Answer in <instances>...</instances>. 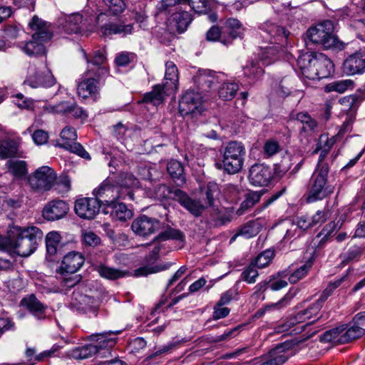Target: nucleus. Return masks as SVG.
<instances>
[{
  "label": "nucleus",
  "instance_id": "nucleus-30",
  "mask_svg": "<svg viewBox=\"0 0 365 365\" xmlns=\"http://www.w3.org/2000/svg\"><path fill=\"white\" fill-rule=\"evenodd\" d=\"M21 304L38 319L46 317V307L36 297L34 294H30L22 299Z\"/></svg>",
  "mask_w": 365,
  "mask_h": 365
},
{
  "label": "nucleus",
  "instance_id": "nucleus-63",
  "mask_svg": "<svg viewBox=\"0 0 365 365\" xmlns=\"http://www.w3.org/2000/svg\"><path fill=\"white\" fill-rule=\"evenodd\" d=\"M362 253V248L359 246H352L344 254L343 261L351 262L358 259Z\"/></svg>",
  "mask_w": 365,
  "mask_h": 365
},
{
  "label": "nucleus",
  "instance_id": "nucleus-6",
  "mask_svg": "<svg viewBox=\"0 0 365 365\" xmlns=\"http://www.w3.org/2000/svg\"><path fill=\"white\" fill-rule=\"evenodd\" d=\"M333 32V24L327 20L309 28L307 32V36L313 43L329 49L336 47L337 43V38Z\"/></svg>",
  "mask_w": 365,
  "mask_h": 365
},
{
  "label": "nucleus",
  "instance_id": "nucleus-51",
  "mask_svg": "<svg viewBox=\"0 0 365 365\" xmlns=\"http://www.w3.org/2000/svg\"><path fill=\"white\" fill-rule=\"evenodd\" d=\"M274 252L272 250H266L265 251L259 253L252 262L255 264L257 268L262 269L267 266L272 258L274 257Z\"/></svg>",
  "mask_w": 365,
  "mask_h": 365
},
{
  "label": "nucleus",
  "instance_id": "nucleus-42",
  "mask_svg": "<svg viewBox=\"0 0 365 365\" xmlns=\"http://www.w3.org/2000/svg\"><path fill=\"white\" fill-rule=\"evenodd\" d=\"M9 172L16 178H22L28 173L27 163L21 160H9L6 163Z\"/></svg>",
  "mask_w": 365,
  "mask_h": 365
},
{
  "label": "nucleus",
  "instance_id": "nucleus-57",
  "mask_svg": "<svg viewBox=\"0 0 365 365\" xmlns=\"http://www.w3.org/2000/svg\"><path fill=\"white\" fill-rule=\"evenodd\" d=\"M178 188H171L165 185L161 184L155 190L156 197L159 199L171 198L175 200V192Z\"/></svg>",
  "mask_w": 365,
  "mask_h": 365
},
{
  "label": "nucleus",
  "instance_id": "nucleus-55",
  "mask_svg": "<svg viewBox=\"0 0 365 365\" xmlns=\"http://www.w3.org/2000/svg\"><path fill=\"white\" fill-rule=\"evenodd\" d=\"M184 238V235L180 230L173 228H168V230L161 232L157 237V240L159 241H163L170 239L183 241Z\"/></svg>",
  "mask_w": 365,
  "mask_h": 365
},
{
  "label": "nucleus",
  "instance_id": "nucleus-16",
  "mask_svg": "<svg viewBox=\"0 0 365 365\" xmlns=\"http://www.w3.org/2000/svg\"><path fill=\"white\" fill-rule=\"evenodd\" d=\"M160 225L157 219L143 215L133 221L131 229L137 235L145 237L159 230Z\"/></svg>",
  "mask_w": 365,
  "mask_h": 365
},
{
  "label": "nucleus",
  "instance_id": "nucleus-23",
  "mask_svg": "<svg viewBox=\"0 0 365 365\" xmlns=\"http://www.w3.org/2000/svg\"><path fill=\"white\" fill-rule=\"evenodd\" d=\"M69 211L68 205L63 200H52L46 205L42 215L48 221H55L64 217Z\"/></svg>",
  "mask_w": 365,
  "mask_h": 365
},
{
  "label": "nucleus",
  "instance_id": "nucleus-61",
  "mask_svg": "<svg viewBox=\"0 0 365 365\" xmlns=\"http://www.w3.org/2000/svg\"><path fill=\"white\" fill-rule=\"evenodd\" d=\"M280 150V146L277 141L268 140L263 146L264 154L267 158L272 157Z\"/></svg>",
  "mask_w": 365,
  "mask_h": 365
},
{
  "label": "nucleus",
  "instance_id": "nucleus-56",
  "mask_svg": "<svg viewBox=\"0 0 365 365\" xmlns=\"http://www.w3.org/2000/svg\"><path fill=\"white\" fill-rule=\"evenodd\" d=\"M74 299L78 302L76 303H73V304L77 306L78 309L83 312L90 310L94 307L95 299L88 295H80L79 299H78L76 295H74Z\"/></svg>",
  "mask_w": 365,
  "mask_h": 365
},
{
  "label": "nucleus",
  "instance_id": "nucleus-24",
  "mask_svg": "<svg viewBox=\"0 0 365 365\" xmlns=\"http://www.w3.org/2000/svg\"><path fill=\"white\" fill-rule=\"evenodd\" d=\"M175 196V200L195 217L200 216L205 209L200 200L190 197L181 190H177Z\"/></svg>",
  "mask_w": 365,
  "mask_h": 365
},
{
  "label": "nucleus",
  "instance_id": "nucleus-26",
  "mask_svg": "<svg viewBox=\"0 0 365 365\" xmlns=\"http://www.w3.org/2000/svg\"><path fill=\"white\" fill-rule=\"evenodd\" d=\"M85 257L79 252L72 251L67 253L63 258L61 269L63 272L73 274L83 265Z\"/></svg>",
  "mask_w": 365,
  "mask_h": 365
},
{
  "label": "nucleus",
  "instance_id": "nucleus-3",
  "mask_svg": "<svg viewBox=\"0 0 365 365\" xmlns=\"http://www.w3.org/2000/svg\"><path fill=\"white\" fill-rule=\"evenodd\" d=\"M29 29L31 34V39L25 43H21L20 48L28 56H38L44 54L46 52V44L50 41L53 37L52 25L34 16L28 24Z\"/></svg>",
  "mask_w": 365,
  "mask_h": 365
},
{
  "label": "nucleus",
  "instance_id": "nucleus-39",
  "mask_svg": "<svg viewBox=\"0 0 365 365\" xmlns=\"http://www.w3.org/2000/svg\"><path fill=\"white\" fill-rule=\"evenodd\" d=\"M96 270L102 277L110 280L123 278L129 275V272L128 271L115 269L102 264L97 266Z\"/></svg>",
  "mask_w": 365,
  "mask_h": 365
},
{
  "label": "nucleus",
  "instance_id": "nucleus-59",
  "mask_svg": "<svg viewBox=\"0 0 365 365\" xmlns=\"http://www.w3.org/2000/svg\"><path fill=\"white\" fill-rule=\"evenodd\" d=\"M136 58V55L130 52H121L117 54L115 62L118 66H126Z\"/></svg>",
  "mask_w": 365,
  "mask_h": 365
},
{
  "label": "nucleus",
  "instance_id": "nucleus-12",
  "mask_svg": "<svg viewBox=\"0 0 365 365\" xmlns=\"http://www.w3.org/2000/svg\"><path fill=\"white\" fill-rule=\"evenodd\" d=\"M273 173L271 168L264 163H255L249 170L248 179L256 187L267 186L272 181Z\"/></svg>",
  "mask_w": 365,
  "mask_h": 365
},
{
  "label": "nucleus",
  "instance_id": "nucleus-9",
  "mask_svg": "<svg viewBox=\"0 0 365 365\" xmlns=\"http://www.w3.org/2000/svg\"><path fill=\"white\" fill-rule=\"evenodd\" d=\"M202 96L199 91H187L179 101V111L182 115L201 114Z\"/></svg>",
  "mask_w": 365,
  "mask_h": 365
},
{
  "label": "nucleus",
  "instance_id": "nucleus-52",
  "mask_svg": "<svg viewBox=\"0 0 365 365\" xmlns=\"http://www.w3.org/2000/svg\"><path fill=\"white\" fill-rule=\"evenodd\" d=\"M109 13L117 15L123 12L125 8L124 0H103Z\"/></svg>",
  "mask_w": 365,
  "mask_h": 365
},
{
  "label": "nucleus",
  "instance_id": "nucleus-28",
  "mask_svg": "<svg viewBox=\"0 0 365 365\" xmlns=\"http://www.w3.org/2000/svg\"><path fill=\"white\" fill-rule=\"evenodd\" d=\"M319 312V307L314 304L299 310L294 316L298 324L305 323V324L301 326V330H304L305 327L312 324L319 319V317H318Z\"/></svg>",
  "mask_w": 365,
  "mask_h": 365
},
{
  "label": "nucleus",
  "instance_id": "nucleus-5",
  "mask_svg": "<svg viewBox=\"0 0 365 365\" xmlns=\"http://www.w3.org/2000/svg\"><path fill=\"white\" fill-rule=\"evenodd\" d=\"M329 172L328 165H319V168H315L309 180L307 202L312 203L322 200L334 193V186L327 182Z\"/></svg>",
  "mask_w": 365,
  "mask_h": 365
},
{
  "label": "nucleus",
  "instance_id": "nucleus-22",
  "mask_svg": "<svg viewBox=\"0 0 365 365\" xmlns=\"http://www.w3.org/2000/svg\"><path fill=\"white\" fill-rule=\"evenodd\" d=\"M24 83L28 85L32 88H37L39 87L48 88L54 86L56 83V80L53 74L48 71L44 76L40 75L34 66H30L29 68V73Z\"/></svg>",
  "mask_w": 365,
  "mask_h": 365
},
{
  "label": "nucleus",
  "instance_id": "nucleus-25",
  "mask_svg": "<svg viewBox=\"0 0 365 365\" xmlns=\"http://www.w3.org/2000/svg\"><path fill=\"white\" fill-rule=\"evenodd\" d=\"M88 63L91 65L88 69L89 73H93V75L100 78H106L109 75V70L106 63V58L103 52L96 51L93 52L92 58L87 59Z\"/></svg>",
  "mask_w": 365,
  "mask_h": 365
},
{
  "label": "nucleus",
  "instance_id": "nucleus-38",
  "mask_svg": "<svg viewBox=\"0 0 365 365\" xmlns=\"http://www.w3.org/2000/svg\"><path fill=\"white\" fill-rule=\"evenodd\" d=\"M245 28L240 21L236 19H228L224 27V33L227 34L231 38L233 39L240 38H242L244 35Z\"/></svg>",
  "mask_w": 365,
  "mask_h": 365
},
{
  "label": "nucleus",
  "instance_id": "nucleus-53",
  "mask_svg": "<svg viewBox=\"0 0 365 365\" xmlns=\"http://www.w3.org/2000/svg\"><path fill=\"white\" fill-rule=\"evenodd\" d=\"M258 232V227L254 222H248L238 230V235L246 239L256 236Z\"/></svg>",
  "mask_w": 365,
  "mask_h": 365
},
{
  "label": "nucleus",
  "instance_id": "nucleus-58",
  "mask_svg": "<svg viewBox=\"0 0 365 365\" xmlns=\"http://www.w3.org/2000/svg\"><path fill=\"white\" fill-rule=\"evenodd\" d=\"M207 39L208 41H217L220 40L222 43L227 46L232 43L230 39H225L221 36V31L217 26L211 27L207 32Z\"/></svg>",
  "mask_w": 365,
  "mask_h": 365
},
{
  "label": "nucleus",
  "instance_id": "nucleus-15",
  "mask_svg": "<svg viewBox=\"0 0 365 365\" xmlns=\"http://www.w3.org/2000/svg\"><path fill=\"white\" fill-rule=\"evenodd\" d=\"M91 19L84 17L80 13H73L64 15L59 19V24L68 34H77L83 28H87V24H91Z\"/></svg>",
  "mask_w": 365,
  "mask_h": 365
},
{
  "label": "nucleus",
  "instance_id": "nucleus-64",
  "mask_svg": "<svg viewBox=\"0 0 365 365\" xmlns=\"http://www.w3.org/2000/svg\"><path fill=\"white\" fill-rule=\"evenodd\" d=\"M328 212L325 210H318L312 216H309L310 223L312 227L322 225L327 220Z\"/></svg>",
  "mask_w": 365,
  "mask_h": 365
},
{
  "label": "nucleus",
  "instance_id": "nucleus-21",
  "mask_svg": "<svg viewBox=\"0 0 365 365\" xmlns=\"http://www.w3.org/2000/svg\"><path fill=\"white\" fill-rule=\"evenodd\" d=\"M343 70L349 76L364 73L365 49H360L349 55L344 61Z\"/></svg>",
  "mask_w": 365,
  "mask_h": 365
},
{
  "label": "nucleus",
  "instance_id": "nucleus-8",
  "mask_svg": "<svg viewBox=\"0 0 365 365\" xmlns=\"http://www.w3.org/2000/svg\"><path fill=\"white\" fill-rule=\"evenodd\" d=\"M93 195L99 202L101 206L108 207L118 200L120 194L118 191V185L114 184L113 180L107 178L93 190Z\"/></svg>",
  "mask_w": 365,
  "mask_h": 365
},
{
  "label": "nucleus",
  "instance_id": "nucleus-35",
  "mask_svg": "<svg viewBox=\"0 0 365 365\" xmlns=\"http://www.w3.org/2000/svg\"><path fill=\"white\" fill-rule=\"evenodd\" d=\"M172 91L167 90L163 84H158L153 86L150 92L146 93L143 98L145 103H150L154 106H158L164 101V94L169 93Z\"/></svg>",
  "mask_w": 365,
  "mask_h": 365
},
{
  "label": "nucleus",
  "instance_id": "nucleus-36",
  "mask_svg": "<svg viewBox=\"0 0 365 365\" xmlns=\"http://www.w3.org/2000/svg\"><path fill=\"white\" fill-rule=\"evenodd\" d=\"M264 73V70L257 61L251 60L243 66V74L248 80V83L252 84L258 81Z\"/></svg>",
  "mask_w": 365,
  "mask_h": 365
},
{
  "label": "nucleus",
  "instance_id": "nucleus-7",
  "mask_svg": "<svg viewBox=\"0 0 365 365\" xmlns=\"http://www.w3.org/2000/svg\"><path fill=\"white\" fill-rule=\"evenodd\" d=\"M57 174L54 170L47 165L37 168L28 177L29 187L38 192L51 190L56 185Z\"/></svg>",
  "mask_w": 365,
  "mask_h": 365
},
{
  "label": "nucleus",
  "instance_id": "nucleus-17",
  "mask_svg": "<svg viewBox=\"0 0 365 365\" xmlns=\"http://www.w3.org/2000/svg\"><path fill=\"white\" fill-rule=\"evenodd\" d=\"M314 71L311 73L312 80H319L330 76L334 72V64L324 53H315Z\"/></svg>",
  "mask_w": 365,
  "mask_h": 365
},
{
  "label": "nucleus",
  "instance_id": "nucleus-54",
  "mask_svg": "<svg viewBox=\"0 0 365 365\" xmlns=\"http://www.w3.org/2000/svg\"><path fill=\"white\" fill-rule=\"evenodd\" d=\"M257 268V266L251 262L250 265L242 272V279L249 284L255 283L259 275Z\"/></svg>",
  "mask_w": 365,
  "mask_h": 365
},
{
  "label": "nucleus",
  "instance_id": "nucleus-34",
  "mask_svg": "<svg viewBox=\"0 0 365 365\" xmlns=\"http://www.w3.org/2000/svg\"><path fill=\"white\" fill-rule=\"evenodd\" d=\"M178 70L172 61L165 63V83H163L167 90L175 91L178 88Z\"/></svg>",
  "mask_w": 365,
  "mask_h": 365
},
{
  "label": "nucleus",
  "instance_id": "nucleus-50",
  "mask_svg": "<svg viewBox=\"0 0 365 365\" xmlns=\"http://www.w3.org/2000/svg\"><path fill=\"white\" fill-rule=\"evenodd\" d=\"M338 138L337 135H334L329 138L327 134H322L319 136V142L313 153H317L320 149H324L325 153H329Z\"/></svg>",
  "mask_w": 365,
  "mask_h": 365
},
{
  "label": "nucleus",
  "instance_id": "nucleus-20",
  "mask_svg": "<svg viewBox=\"0 0 365 365\" xmlns=\"http://www.w3.org/2000/svg\"><path fill=\"white\" fill-rule=\"evenodd\" d=\"M224 74L217 73L210 70H200L194 77V83L203 91H208L212 86L220 83L224 81Z\"/></svg>",
  "mask_w": 365,
  "mask_h": 365
},
{
  "label": "nucleus",
  "instance_id": "nucleus-4",
  "mask_svg": "<svg viewBox=\"0 0 365 365\" xmlns=\"http://www.w3.org/2000/svg\"><path fill=\"white\" fill-rule=\"evenodd\" d=\"M221 160L215 163L217 169L228 174L240 172L244 165L246 149L241 142L230 141L220 150Z\"/></svg>",
  "mask_w": 365,
  "mask_h": 365
},
{
  "label": "nucleus",
  "instance_id": "nucleus-11",
  "mask_svg": "<svg viewBox=\"0 0 365 365\" xmlns=\"http://www.w3.org/2000/svg\"><path fill=\"white\" fill-rule=\"evenodd\" d=\"M121 333V331L103 332L96 334H92L91 341L93 345H96L98 348L96 354L101 357H107L110 354L111 349L115 346L117 338L113 336Z\"/></svg>",
  "mask_w": 365,
  "mask_h": 365
},
{
  "label": "nucleus",
  "instance_id": "nucleus-29",
  "mask_svg": "<svg viewBox=\"0 0 365 365\" xmlns=\"http://www.w3.org/2000/svg\"><path fill=\"white\" fill-rule=\"evenodd\" d=\"M292 348V344L288 341L277 344L269 351L268 358H270L277 365H282L290 356Z\"/></svg>",
  "mask_w": 365,
  "mask_h": 365
},
{
  "label": "nucleus",
  "instance_id": "nucleus-19",
  "mask_svg": "<svg viewBox=\"0 0 365 365\" xmlns=\"http://www.w3.org/2000/svg\"><path fill=\"white\" fill-rule=\"evenodd\" d=\"M87 78L79 82L77 87L78 95L86 98L97 93L100 87L104 83L106 78H100L93 75V73H87Z\"/></svg>",
  "mask_w": 365,
  "mask_h": 365
},
{
  "label": "nucleus",
  "instance_id": "nucleus-45",
  "mask_svg": "<svg viewBox=\"0 0 365 365\" xmlns=\"http://www.w3.org/2000/svg\"><path fill=\"white\" fill-rule=\"evenodd\" d=\"M167 170L171 178L177 181L178 185L185 182L184 168L180 162L176 160H170L168 163Z\"/></svg>",
  "mask_w": 365,
  "mask_h": 365
},
{
  "label": "nucleus",
  "instance_id": "nucleus-10",
  "mask_svg": "<svg viewBox=\"0 0 365 365\" xmlns=\"http://www.w3.org/2000/svg\"><path fill=\"white\" fill-rule=\"evenodd\" d=\"M61 143H58V147L63 148L70 152H72L83 158L90 160L89 153L79 143L76 142L77 139V133L76 130L71 126H66L61 133Z\"/></svg>",
  "mask_w": 365,
  "mask_h": 365
},
{
  "label": "nucleus",
  "instance_id": "nucleus-37",
  "mask_svg": "<svg viewBox=\"0 0 365 365\" xmlns=\"http://www.w3.org/2000/svg\"><path fill=\"white\" fill-rule=\"evenodd\" d=\"M97 352L98 348L91 342L85 346H78L70 350L68 355L73 359L82 360L92 357Z\"/></svg>",
  "mask_w": 365,
  "mask_h": 365
},
{
  "label": "nucleus",
  "instance_id": "nucleus-18",
  "mask_svg": "<svg viewBox=\"0 0 365 365\" xmlns=\"http://www.w3.org/2000/svg\"><path fill=\"white\" fill-rule=\"evenodd\" d=\"M43 108L48 113L71 115L81 120H85L88 117L86 111L75 103L63 101L55 106H45Z\"/></svg>",
  "mask_w": 365,
  "mask_h": 365
},
{
  "label": "nucleus",
  "instance_id": "nucleus-27",
  "mask_svg": "<svg viewBox=\"0 0 365 365\" xmlns=\"http://www.w3.org/2000/svg\"><path fill=\"white\" fill-rule=\"evenodd\" d=\"M21 145V138H5L0 140V158L7 159L15 157H22L19 147Z\"/></svg>",
  "mask_w": 365,
  "mask_h": 365
},
{
  "label": "nucleus",
  "instance_id": "nucleus-44",
  "mask_svg": "<svg viewBox=\"0 0 365 365\" xmlns=\"http://www.w3.org/2000/svg\"><path fill=\"white\" fill-rule=\"evenodd\" d=\"M113 209L111 212L112 217L115 220L125 222L132 217V211L127 207L124 203H117L109 206Z\"/></svg>",
  "mask_w": 365,
  "mask_h": 365
},
{
  "label": "nucleus",
  "instance_id": "nucleus-1",
  "mask_svg": "<svg viewBox=\"0 0 365 365\" xmlns=\"http://www.w3.org/2000/svg\"><path fill=\"white\" fill-rule=\"evenodd\" d=\"M42 239L43 232L37 227L12 225L9 227L7 237L0 236V250L26 257L35 252Z\"/></svg>",
  "mask_w": 365,
  "mask_h": 365
},
{
  "label": "nucleus",
  "instance_id": "nucleus-14",
  "mask_svg": "<svg viewBox=\"0 0 365 365\" xmlns=\"http://www.w3.org/2000/svg\"><path fill=\"white\" fill-rule=\"evenodd\" d=\"M294 118L302 124L299 130V138L306 140L309 143L318 132V122L312 118L307 112H299L295 115Z\"/></svg>",
  "mask_w": 365,
  "mask_h": 365
},
{
  "label": "nucleus",
  "instance_id": "nucleus-40",
  "mask_svg": "<svg viewBox=\"0 0 365 365\" xmlns=\"http://www.w3.org/2000/svg\"><path fill=\"white\" fill-rule=\"evenodd\" d=\"M355 86L354 81L351 79H343L339 81H335L328 83L325 86L326 92H336L339 93H343L348 91H351Z\"/></svg>",
  "mask_w": 365,
  "mask_h": 365
},
{
  "label": "nucleus",
  "instance_id": "nucleus-48",
  "mask_svg": "<svg viewBox=\"0 0 365 365\" xmlns=\"http://www.w3.org/2000/svg\"><path fill=\"white\" fill-rule=\"evenodd\" d=\"M61 237L57 232H50L46 237L47 254L53 256L57 253Z\"/></svg>",
  "mask_w": 365,
  "mask_h": 365
},
{
  "label": "nucleus",
  "instance_id": "nucleus-47",
  "mask_svg": "<svg viewBox=\"0 0 365 365\" xmlns=\"http://www.w3.org/2000/svg\"><path fill=\"white\" fill-rule=\"evenodd\" d=\"M239 86L236 83L224 82L219 88V96L225 101L232 100L236 95Z\"/></svg>",
  "mask_w": 365,
  "mask_h": 365
},
{
  "label": "nucleus",
  "instance_id": "nucleus-49",
  "mask_svg": "<svg viewBox=\"0 0 365 365\" xmlns=\"http://www.w3.org/2000/svg\"><path fill=\"white\" fill-rule=\"evenodd\" d=\"M220 188L215 182H209L205 188V195L209 206H213L215 201L220 195Z\"/></svg>",
  "mask_w": 365,
  "mask_h": 365
},
{
  "label": "nucleus",
  "instance_id": "nucleus-41",
  "mask_svg": "<svg viewBox=\"0 0 365 365\" xmlns=\"http://www.w3.org/2000/svg\"><path fill=\"white\" fill-rule=\"evenodd\" d=\"M191 21V15L187 11H178L172 16V24L180 33L184 32Z\"/></svg>",
  "mask_w": 365,
  "mask_h": 365
},
{
  "label": "nucleus",
  "instance_id": "nucleus-2",
  "mask_svg": "<svg viewBox=\"0 0 365 365\" xmlns=\"http://www.w3.org/2000/svg\"><path fill=\"white\" fill-rule=\"evenodd\" d=\"M260 30L262 37L272 44L261 47V51L258 53L262 64L268 66L280 58L282 50L279 45L284 41L287 42L289 32L286 31L284 27L277 26L270 21H266L262 24Z\"/></svg>",
  "mask_w": 365,
  "mask_h": 365
},
{
  "label": "nucleus",
  "instance_id": "nucleus-32",
  "mask_svg": "<svg viewBox=\"0 0 365 365\" xmlns=\"http://www.w3.org/2000/svg\"><path fill=\"white\" fill-rule=\"evenodd\" d=\"M304 259V263L294 270L289 277V281L292 284H295L300 279H303L309 272L314 262V253L307 252Z\"/></svg>",
  "mask_w": 365,
  "mask_h": 365
},
{
  "label": "nucleus",
  "instance_id": "nucleus-46",
  "mask_svg": "<svg viewBox=\"0 0 365 365\" xmlns=\"http://www.w3.org/2000/svg\"><path fill=\"white\" fill-rule=\"evenodd\" d=\"M344 325L343 334L344 338L342 341L344 344L349 343L353 340H355L362 336L365 333V329L354 322L353 325L348 326L347 324Z\"/></svg>",
  "mask_w": 365,
  "mask_h": 365
},
{
  "label": "nucleus",
  "instance_id": "nucleus-62",
  "mask_svg": "<svg viewBox=\"0 0 365 365\" xmlns=\"http://www.w3.org/2000/svg\"><path fill=\"white\" fill-rule=\"evenodd\" d=\"M83 243L87 245L96 247L101 243V238L92 231H85L82 233Z\"/></svg>",
  "mask_w": 365,
  "mask_h": 365
},
{
  "label": "nucleus",
  "instance_id": "nucleus-13",
  "mask_svg": "<svg viewBox=\"0 0 365 365\" xmlns=\"http://www.w3.org/2000/svg\"><path fill=\"white\" fill-rule=\"evenodd\" d=\"M101 207L95 197H82L76 200L74 210L81 218L92 220L98 214Z\"/></svg>",
  "mask_w": 365,
  "mask_h": 365
},
{
  "label": "nucleus",
  "instance_id": "nucleus-31",
  "mask_svg": "<svg viewBox=\"0 0 365 365\" xmlns=\"http://www.w3.org/2000/svg\"><path fill=\"white\" fill-rule=\"evenodd\" d=\"M313 59H315V52L302 53L297 60L299 73L305 78L309 80H312L311 73L314 71Z\"/></svg>",
  "mask_w": 365,
  "mask_h": 365
},
{
  "label": "nucleus",
  "instance_id": "nucleus-33",
  "mask_svg": "<svg viewBox=\"0 0 365 365\" xmlns=\"http://www.w3.org/2000/svg\"><path fill=\"white\" fill-rule=\"evenodd\" d=\"M133 31L132 24H123L120 22L109 23L101 26V32L105 36L119 34L122 36L130 34Z\"/></svg>",
  "mask_w": 365,
  "mask_h": 365
},
{
  "label": "nucleus",
  "instance_id": "nucleus-43",
  "mask_svg": "<svg viewBox=\"0 0 365 365\" xmlns=\"http://www.w3.org/2000/svg\"><path fill=\"white\" fill-rule=\"evenodd\" d=\"M343 330L344 325H340L327 331L320 336V341L322 342H331L333 344H344V341H342V339L344 338Z\"/></svg>",
  "mask_w": 365,
  "mask_h": 365
},
{
  "label": "nucleus",
  "instance_id": "nucleus-60",
  "mask_svg": "<svg viewBox=\"0 0 365 365\" xmlns=\"http://www.w3.org/2000/svg\"><path fill=\"white\" fill-rule=\"evenodd\" d=\"M197 14H205L209 10L208 0H185Z\"/></svg>",
  "mask_w": 365,
  "mask_h": 365
}]
</instances>
